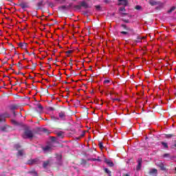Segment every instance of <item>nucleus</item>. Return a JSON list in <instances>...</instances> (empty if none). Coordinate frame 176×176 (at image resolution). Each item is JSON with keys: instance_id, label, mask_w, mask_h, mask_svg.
<instances>
[{"instance_id": "nucleus-55", "label": "nucleus", "mask_w": 176, "mask_h": 176, "mask_svg": "<svg viewBox=\"0 0 176 176\" xmlns=\"http://www.w3.org/2000/svg\"><path fill=\"white\" fill-rule=\"evenodd\" d=\"M52 141H56V138L55 137H52Z\"/></svg>"}, {"instance_id": "nucleus-40", "label": "nucleus", "mask_w": 176, "mask_h": 176, "mask_svg": "<svg viewBox=\"0 0 176 176\" xmlns=\"http://www.w3.org/2000/svg\"><path fill=\"white\" fill-rule=\"evenodd\" d=\"M15 148H16V149H17V151H19V149H20V148H21V146H20L19 144H16Z\"/></svg>"}, {"instance_id": "nucleus-34", "label": "nucleus", "mask_w": 176, "mask_h": 176, "mask_svg": "<svg viewBox=\"0 0 176 176\" xmlns=\"http://www.w3.org/2000/svg\"><path fill=\"white\" fill-rule=\"evenodd\" d=\"M122 21H123L124 23H126V24H129V23H130V20L126 19H122Z\"/></svg>"}, {"instance_id": "nucleus-48", "label": "nucleus", "mask_w": 176, "mask_h": 176, "mask_svg": "<svg viewBox=\"0 0 176 176\" xmlns=\"http://www.w3.org/2000/svg\"><path fill=\"white\" fill-rule=\"evenodd\" d=\"M96 8L97 10H100V9H101V6H96Z\"/></svg>"}, {"instance_id": "nucleus-32", "label": "nucleus", "mask_w": 176, "mask_h": 176, "mask_svg": "<svg viewBox=\"0 0 176 176\" xmlns=\"http://www.w3.org/2000/svg\"><path fill=\"white\" fill-rule=\"evenodd\" d=\"M75 9H77V10H80L82 9V5H77L74 6Z\"/></svg>"}, {"instance_id": "nucleus-29", "label": "nucleus", "mask_w": 176, "mask_h": 176, "mask_svg": "<svg viewBox=\"0 0 176 176\" xmlns=\"http://www.w3.org/2000/svg\"><path fill=\"white\" fill-rule=\"evenodd\" d=\"M175 9H176L175 6L171 7V8L168 10V13H173V12H174V10H175Z\"/></svg>"}, {"instance_id": "nucleus-22", "label": "nucleus", "mask_w": 176, "mask_h": 176, "mask_svg": "<svg viewBox=\"0 0 176 176\" xmlns=\"http://www.w3.org/2000/svg\"><path fill=\"white\" fill-rule=\"evenodd\" d=\"M56 160H58V163H61V160H63V155H58L56 156Z\"/></svg>"}, {"instance_id": "nucleus-5", "label": "nucleus", "mask_w": 176, "mask_h": 176, "mask_svg": "<svg viewBox=\"0 0 176 176\" xmlns=\"http://www.w3.org/2000/svg\"><path fill=\"white\" fill-rule=\"evenodd\" d=\"M72 8V3H69L68 6H62L58 8L59 10H69Z\"/></svg>"}, {"instance_id": "nucleus-57", "label": "nucleus", "mask_w": 176, "mask_h": 176, "mask_svg": "<svg viewBox=\"0 0 176 176\" xmlns=\"http://www.w3.org/2000/svg\"><path fill=\"white\" fill-rule=\"evenodd\" d=\"M52 60H53L52 58H48V60H49V61H52Z\"/></svg>"}, {"instance_id": "nucleus-35", "label": "nucleus", "mask_w": 176, "mask_h": 176, "mask_svg": "<svg viewBox=\"0 0 176 176\" xmlns=\"http://www.w3.org/2000/svg\"><path fill=\"white\" fill-rule=\"evenodd\" d=\"M120 12H126V8L124 7H120L119 8Z\"/></svg>"}, {"instance_id": "nucleus-30", "label": "nucleus", "mask_w": 176, "mask_h": 176, "mask_svg": "<svg viewBox=\"0 0 176 176\" xmlns=\"http://www.w3.org/2000/svg\"><path fill=\"white\" fill-rule=\"evenodd\" d=\"M6 120L5 119V117L2 115H0V123H2L3 122H5Z\"/></svg>"}, {"instance_id": "nucleus-1", "label": "nucleus", "mask_w": 176, "mask_h": 176, "mask_svg": "<svg viewBox=\"0 0 176 176\" xmlns=\"http://www.w3.org/2000/svg\"><path fill=\"white\" fill-rule=\"evenodd\" d=\"M120 27H122L123 30H125V31L120 32V34H122V35H128L129 36H130V35H137V33L135 32L134 29L128 27L127 25L121 24Z\"/></svg>"}, {"instance_id": "nucleus-18", "label": "nucleus", "mask_w": 176, "mask_h": 176, "mask_svg": "<svg viewBox=\"0 0 176 176\" xmlns=\"http://www.w3.org/2000/svg\"><path fill=\"white\" fill-rule=\"evenodd\" d=\"M142 39H144V38L143 37H141V36H137V40H134V42H135V43H140V42H141V41L142 40Z\"/></svg>"}, {"instance_id": "nucleus-19", "label": "nucleus", "mask_w": 176, "mask_h": 176, "mask_svg": "<svg viewBox=\"0 0 176 176\" xmlns=\"http://www.w3.org/2000/svg\"><path fill=\"white\" fill-rule=\"evenodd\" d=\"M24 155V150H18V153L16 154V156H23Z\"/></svg>"}, {"instance_id": "nucleus-14", "label": "nucleus", "mask_w": 176, "mask_h": 176, "mask_svg": "<svg viewBox=\"0 0 176 176\" xmlns=\"http://www.w3.org/2000/svg\"><path fill=\"white\" fill-rule=\"evenodd\" d=\"M19 6H20L21 9H25L27 8H29L28 3H21L19 4Z\"/></svg>"}, {"instance_id": "nucleus-17", "label": "nucleus", "mask_w": 176, "mask_h": 176, "mask_svg": "<svg viewBox=\"0 0 176 176\" xmlns=\"http://www.w3.org/2000/svg\"><path fill=\"white\" fill-rule=\"evenodd\" d=\"M27 43H19V47L21 49H26L27 48Z\"/></svg>"}, {"instance_id": "nucleus-28", "label": "nucleus", "mask_w": 176, "mask_h": 176, "mask_svg": "<svg viewBox=\"0 0 176 176\" xmlns=\"http://www.w3.org/2000/svg\"><path fill=\"white\" fill-rule=\"evenodd\" d=\"M29 174H32V175H34V176H38V173L35 170L30 171Z\"/></svg>"}, {"instance_id": "nucleus-45", "label": "nucleus", "mask_w": 176, "mask_h": 176, "mask_svg": "<svg viewBox=\"0 0 176 176\" xmlns=\"http://www.w3.org/2000/svg\"><path fill=\"white\" fill-rule=\"evenodd\" d=\"M74 51L72 50H68L66 52V54H71V53H73Z\"/></svg>"}, {"instance_id": "nucleus-54", "label": "nucleus", "mask_w": 176, "mask_h": 176, "mask_svg": "<svg viewBox=\"0 0 176 176\" xmlns=\"http://www.w3.org/2000/svg\"><path fill=\"white\" fill-rule=\"evenodd\" d=\"M87 160L88 162H93V158H89Z\"/></svg>"}, {"instance_id": "nucleus-21", "label": "nucleus", "mask_w": 176, "mask_h": 176, "mask_svg": "<svg viewBox=\"0 0 176 176\" xmlns=\"http://www.w3.org/2000/svg\"><path fill=\"white\" fill-rule=\"evenodd\" d=\"M43 6V1H41L40 2L36 3V6H38V9H41Z\"/></svg>"}, {"instance_id": "nucleus-25", "label": "nucleus", "mask_w": 176, "mask_h": 176, "mask_svg": "<svg viewBox=\"0 0 176 176\" xmlns=\"http://www.w3.org/2000/svg\"><path fill=\"white\" fill-rule=\"evenodd\" d=\"M166 138H171L172 137H175V134L170 133L165 135Z\"/></svg>"}, {"instance_id": "nucleus-7", "label": "nucleus", "mask_w": 176, "mask_h": 176, "mask_svg": "<svg viewBox=\"0 0 176 176\" xmlns=\"http://www.w3.org/2000/svg\"><path fill=\"white\" fill-rule=\"evenodd\" d=\"M137 162L138 166H136V170L138 171L141 170V168L142 167V158H138Z\"/></svg>"}, {"instance_id": "nucleus-43", "label": "nucleus", "mask_w": 176, "mask_h": 176, "mask_svg": "<svg viewBox=\"0 0 176 176\" xmlns=\"http://www.w3.org/2000/svg\"><path fill=\"white\" fill-rule=\"evenodd\" d=\"M110 82H111V80H104V82H103V83H104V84H108V83H110Z\"/></svg>"}, {"instance_id": "nucleus-20", "label": "nucleus", "mask_w": 176, "mask_h": 176, "mask_svg": "<svg viewBox=\"0 0 176 176\" xmlns=\"http://www.w3.org/2000/svg\"><path fill=\"white\" fill-rule=\"evenodd\" d=\"M59 118L60 119H63L64 120V118H65V111H60L59 113Z\"/></svg>"}, {"instance_id": "nucleus-38", "label": "nucleus", "mask_w": 176, "mask_h": 176, "mask_svg": "<svg viewBox=\"0 0 176 176\" xmlns=\"http://www.w3.org/2000/svg\"><path fill=\"white\" fill-rule=\"evenodd\" d=\"M57 135L58 137H63V132L62 131L58 132Z\"/></svg>"}, {"instance_id": "nucleus-63", "label": "nucleus", "mask_w": 176, "mask_h": 176, "mask_svg": "<svg viewBox=\"0 0 176 176\" xmlns=\"http://www.w3.org/2000/svg\"><path fill=\"white\" fill-rule=\"evenodd\" d=\"M53 86H57V84L54 83L53 84Z\"/></svg>"}, {"instance_id": "nucleus-42", "label": "nucleus", "mask_w": 176, "mask_h": 176, "mask_svg": "<svg viewBox=\"0 0 176 176\" xmlns=\"http://www.w3.org/2000/svg\"><path fill=\"white\" fill-rule=\"evenodd\" d=\"M163 157H170V154L165 153V154H164Z\"/></svg>"}, {"instance_id": "nucleus-61", "label": "nucleus", "mask_w": 176, "mask_h": 176, "mask_svg": "<svg viewBox=\"0 0 176 176\" xmlns=\"http://www.w3.org/2000/svg\"><path fill=\"white\" fill-rule=\"evenodd\" d=\"M17 82H19V80H16V82L14 84V86L17 85Z\"/></svg>"}, {"instance_id": "nucleus-60", "label": "nucleus", "mask_w": 176, "mask_h": 176, "mask_svg": "<svg viewBox=\"0 0 176 176\" xmlns=\"http://www.w3.org/2000/svg\"><path fill=\"white\" fill-rule=\"evenodd\" d=\"M47 75H48V76L52 77V76H50V74H49V72H47Z\"/></svg>"}, {"instance_id": "nucleus-16", "label": "nucleus", "mask_w": 176, "mask_h": 176, "mask_svg": "<svg viewBox=\"0 0 176 176\" xmlns=\"http://www.w3.org/2000/svg\"><path fill=\"white\" fill-rule=\"evenodd\" d=\"M103 170L105 173V174H107L108 176H112V172L111 170H109V169H108L107 168H103Z\"/></svg>"}, {"instance_id": "nucleus-41", "label": "nucleus", "mask_w": 176, "mask_h": 176, "mask_svg": "<svg viewBox=\"0 0 176 176\" xmlns=\"http://www.w3.org/2000/svg\"><path fill=\"white\" fill-rule=\"evenodd\" d=\"M170 148H171V149H175V151H176V143L173 144Z\"/></svg>"}, {"instance_id": "nucleus-10", "label": "nucleus", "mask_w": 176, "mask_h": 176, "mask_svg": "<svg viewBox=\"0 0 176 176\" xmlns=\"http://www.w3.org/2000/svg\"><path fill=\"white\" fill-rule=\"evenodd\" d=\"M149 175L157 176V169L152 168L148 172Z\"/></svg>"}, {"instance_id": "nucleus-49", "label": "nucleus", "mask_w": 176, "mask_h": 176, "mask_svg": "<svg viewBox=\"0 0 176 176\" xmlns=\"http://www.w3.org/2000/svg\"><path fill=\"white\" fill-rule=\"evenodd\" d=\"M12 123H13L14 124H16V125L18 124V123H17V122H16V120H12Z\"/></svg>"}, {"instance_id": "nucleus-11", "label": "nucleus", "mask_w": 176, "mask_h": 176, "mask_svg": "<svg viewBox=\"0 0 176 176\" xmlns=\"http://www.w3.org/2000/svg\"><path fill=\"white\" fill-rule=\"evenodd\" d=\"M0 131H3L4 133H8V131H9V126L4 125L3 126H0Z\"/></svg>"}, {"instance_id": "nucleus-53", "label": "nucleus", "mask_w": 176, "mask_h": 176, "mask_svg": "<svg viewBox=\"0 0 176 176\" xmlns=\"http://www.w3.org/2000/svg\"><path fill=\"white\" fill-rule=\"evenodd\" d=\"M92 162H97V158H92Z\"/></svg>"}, {"instance_id": "nucleus-13", "label": "nucleus", "mask_w": 176, "mask_h": 176, "mask_svg": "<svg viewBox=\"0 0 176 176\" xmlns=\"http://www.w3.org/2000/svg\"><path fill=\"white\" fill-rule=\"evenodd\" d=\"M50 166V161L46 160L43 162V168H47V166Z\"/></svg>"}, {"instance_id": "nucleus-9", "label": "nucleus", "mask_w": 176, "mask_h": 176, "mask_svg": "<svg viewBox=\"0 0 176 176\" xmlns=\"http://www.w3.org/2000/svg\"><path fill=\"white\" fill-rule=\"evenodd\" d=\"M118 2H121L118 3V6L123 5V6H127L129 5V0H118Z\"/></svg>"}, {"instance_id": "nucleus-50", "label": "nucleus", "mask_w": 176, "mask_h": 176, "mask_svg": "<svg viewBox=\"0 0 176 176\" xmlns=\"http://www.w3.org/2000/svg\"><path fill=\"white\" fill-rule=\"evenodd\" d=\"M13 67V65H10V68L9 69H8L6 71H8V70H10V69H12V67Z\"/></svg>"}, {"instance_id": "nucleus-8", "label": "nucleus", "mask_w": 176, "mask_h": 176, "mask_svg": "<svg viewBox=\"0 0 176 176\" xmlns=\"http://www.w3.org/2000/svg\"><path fill=\"white\" fill-rule=\"evenodd\" d=\"M104 163H106L109 167H113L115 164L112 162V160L105 158Z\"/></svg>"}, {"instance_id": "nucleus-27", "label": "nucleus", "mask_w": 176, "mask_h": 176, "mask_svg": "<svg viewBox=\"0 0 176 176\" xmlns=\"http://www.w3.org/2000/svg\"><path fill=\"white\" fill-rule=\"evenodd\" d=\"M19 69L21 70L23 69V68H24V67L23 66V65H21V63L19 62L18 64L16 65Z\"/></svg>"}, {"instance_id": "nucleus-39", "label": "nucleus", "mask_w": 176, "mask_h": 176, "mask_svg": "<svg viewBox=\"0 0 176 176\" xmlns=\"http://www.w3.org/2000/svg\"><path fill=\"white\" fill-rule=\"evenodd\" d=\"M35 68H36V63H32V69H35Z\"/></svg>"}, {"instance_id": "nucleus-15", "label": "nucleus", "mask_w": 176, "mask_h": 176, "mask_svg": "<svg viewBox=\"0 0 176 176\" xmlns=\"http://www.w3.org/2000/svg\"><path fill=\"white\" fill-rule=\"evenodd\" d=\"M81 7L85 8V9H88L89 8H90V6H89V4L87 3H86V1H82L80 3Z\"/></svg>"}, {"instance_id": "nucleus-47", "label": "nucleus", "mask_w": 176, "mask_h": 176, "mask_svg": "<svg viewBox=\"0 0 176 176\" xmlns=\"http://www.w3.org/2000/svg\"><path fill=\"white\" fill-rule=\"evenodd\" d=\"M54 109H55L54 107H48L49 111H54Z\"/></svg>"}, {"instance_id": "nucleus-62", "label": "nucleus", "mask_w": 176, "mask_h": 176, "mask_svg": "<svg viewBox=\"0 0 176 176\" xmlns=\"http://www.w3.org/2000/svg\"><path fill=\"white\" fill-rule=\"evenodd\" d=\"M45 93H49V90L45 89Z\"/></svg>"}, {"instance_id": "nucleus-26", "label": "nucleus", "mask_w": 176, "mask_h": 176, "mask_svg": "<svg viewBox=\"0 0 176 176\" xmlns=\"http://www.w3.org/2000/svg\"><path fill=\"white\" fill-rule=\"evenodd\" d=\"M10 109H11V111H14L15 109H17V105L16 104H12L10 107Z\"/></svg>"}, {"instance_id": "nucleus-44", "label": "nucleus", "mask_w": 176, "mask_h": 176, "mask_svg": "<svg viewBox=\"0 0 176 176\" xmlns=\"http://www.w3.org/2000/svg\"><path fill=\"white\" fill-rule=\"evenodd\" d=\"M111 100H113V102H115V101H120V99L119 98H112Z\"/></svg>"}, {"instance_id": "nucleus-3", "label": "nucleus", "mask_w": 176, "mask_h": 176, "mask_svg": "<svg viewBox=\"0 0 176 176\" xmlns=\"http://www.w3.org/2000/svg\"><path fill=\"white\" fill-rule=\"evenodd\" d=\"M52 148H53V142H51L50 144L45 146V147H43V151H44V152H50Z\"/></svg>"}, {"instance_id": "nucleus-51", "label": "nucleus", "mask_w": 176, "mask_h": 176, "mask_svg": "<svg viewBox=\"0 0 176 176\" xmlns=\"http://www.w3.org/2000/svg\"><path fill=\"white\" fill-rule=\"evenodd\" d=\"M56 1H62V2H60V3H63V2H65V0H55Z\"/></svg>"}, {"instance_id": "nucleus-36", "label": "nucleus", "mask_w": 176, "mask_h": 176, "mask_svg": "<svg viewBox=\"0 0 176 176\" xmlns=\"http://www.w3.org/2000/svg\"><path fill=\"white\" fill-rule=\"evenodd\" d=\"M99 148L100 149H104V145L102 144V142H99Z\"/></svg>"}, {"instance_id": "nucleus-23", "label": "nucleus", "mask_w": 176, "mask_h": 176, "mask_svg": "<svg viewBox=\"0 0 176 176\" xmlns=\"http://www.w3.org/2000/svg\"><path fill=\"white\" fill-rule=\"evenodd\" d=\"M40 109V111H42V109H43V107L42 106V104H41V103H38L36 105V109Z\"/></svg>"}, {"instance_id": "nucleus-64", "label": "nucleus", "mask_w": 176, "mask_h": 176, "mask_svg": "<svg viewBox=\"0 0 176 176\" xmlns=\"http://www.w3.org/2000/svg\"><path fill=\"white\" fill-rule=\"evenodd\" d=\"M21 75H23L24 76V73H21Z\"/></svg>"}, {"instance_id": "nucleus-6", "label": "nucleus", "mask_w": 176, "mask_h": 176, "mask_svg": "<svg viewBox=\"0 0 176 176\" xmlns=\"http://www.w3.org/2000/svg\"><path fill=\"white\" fill-rule=\"evenodd\" d=\"M28 164H39V163H41V161L39 160V158H36L34 160H28Z\"/></svg>"}, {"instance_id": "nucleus-56", "label": "nucleus", "mask_w": 176, "mask_h": 176, "mask_svg": "<svg viewBox=\"0 0 176 176\" xmlns=\"http://www.w3.org/2000/svg\"><path fill=\"white\" fill-rule=\"evenodd\" d=\"M57 80H61V77H58Z\"/></svg>"}, {"instance_id": "nucleus-24", "label": "nucleus", "mask_w": 176, "mask_h": 176, "mask_svg": "<svg viewBox=\"0 0 176 176\" xmlns=\"http://www.w3.org/2000/svg\"><path fill=\"white\" fill-rule=\"evenodd\" d=\"M162 145L165 148V149H168V144L166 142H161Z\"/></svg>"}, {"instance_id": "nucleus-52", "label": "nucleus", "mask_w": 176, "mask_h": 176, "mask_svg": "<svg viewBox=\"0 0 176 176\" xmlns=\"http://www.w3.org/2000/svg\"><path fill=\"white\" fill-rule=\"evenodd\" d=\"M97 162H101V160H100V157H98V158H96Z\"/></svg>"}, {"instance_id": "nucleus-37", "label": "nucleus", "mask_w": 176, "mask_h": 176, "mask_svg": "<svg viewBox=\"0 0 176 176\" xmlns=\"http://www.w3.org/2000/svg\"><path fill=\"white\" fill-rule=\"evenodd\" d=\"M87 162L86 161V160H81V164H87Z\"/></svg>"}, {"instance_id": "nucleus-2", "label": "nucleus", "mask_w": 176, "mask_h": 176, "mask_svg": "<svg viewBox=\"0 0 176 176\" xmlns=\"http://www.w3.org/2000/svg\"><path fill=\"white\" fill-rule=\"evenodd\" d=\"M22 138L24 140H27V138H34V133H32V131L30 130V129L25 128L23 133L22 134Z\"/></svg>"}, {"instance_id": "nucleus-31", "label": "nucleus", "mask_w": 176, "mask_h": 176, "mask_svg": "<svg viewBox=\"0 0 176 176\" xmlns=\"http://www.w3.org/2000/svg\"><path fill=\"white\" fill-rule=\"evenodd\" d=\"M41 131H43V133H45V134H50V133H49V130L46 129L45 128H43L41 129Z\"/></svg>"}, {"instance_id": "nucleus-58", "label": "nucleus", "mask_w": 176, "mask_h": 176, "mask_svg": "<svg viewBox=\"0 0 176 176\" xmlns=\"http://www.w3.org/2000/svg\"><path fill=\"white\" fill-rule=\"evenodd\" d=\"M69 65H71V66L74 65V64H72V62L69 63Z\"/></svg>"}, {"instance_id": "nucleus-33", "label": "nucleus", "mask_w": 176, "mask_h": 176, "mask_svg": "<svg viewBox=\"0 0 176 176\" xmlns=\"http://www.w3.org/2000/svg\"><path fill=\"white\" fill-rule=\"evenodd\" d=\"M135 9H136V10H141L142 9V6H136L135 7Z\"/></svg>"}, {"instance_id": "nucleus-46", "label": "nucleus", "mask_w": 176, "mask_h": 176, "mask_svg": "<svg viewBox=\"0 0 176 176\" xmlns=\"http://www.w3.org/2000/svg\"><path fill=\"white\" fill-rule=\"evenodd\" d=\"M85 134H86V131H82V134L80 135V137H85Z\"/></svg>"}, {"instance_id": "nucleus-4", "label": "nucleus", "mask_w": 176, "mask_h": 176, "mask_svg": "<svg viewBox=\"0 0 176 176\" xmlns=\"http://www.w3.org/2000/svg\"><path fill=\"white\" fill-rule=\"evenodd\" d=\"M156 165L160 168L162 171H166V166H164V164L163 162L160 161L156 163Z\"/></svg>"}, {"instance_id": "nucleus-12", "label": "nucleus", "mask_w": 176, "mask_h": 176, "mask_svg": "<svg viewBox=\"0 0 176 176\" xmlns=\"http://www.w3.org/2000/svg\"><path fill=\"white\" fill-rule=\"evenodd\" d=\"M148 3L151 6H156V5H160V1H156L155 0H150L148 1Z\"/></svg>"}, {"instance_id": "nucleus-59", "label": "nucleus", "mask_w": 176, "mask_h": 176, "mask_svg": "<svg viewBox=\"0 0 176 176\" xmlns=\"http://www.w3.org/2000/svg\"><path fill=\"white\" fill-rule=\"evenodd\" d=\"M122 14H124V16H127V13H122Z\"/></svg>"}]
</instances>
